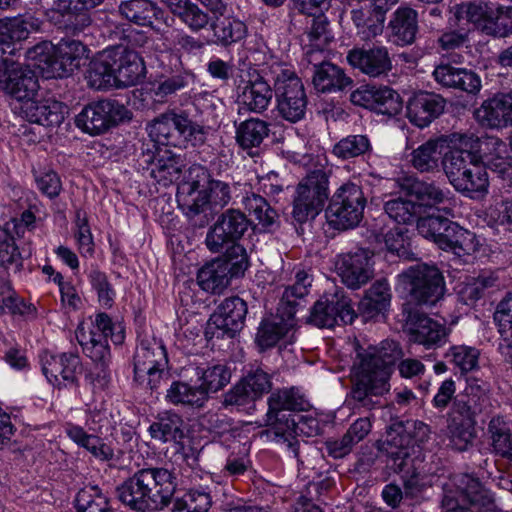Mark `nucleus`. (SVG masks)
Instances as JSON below:
<instances>
[{
  "label": "nucleus",
  "mask_w": 512,
  "mask_h": 512,
  "mask_svg": "<svg viewBox=\"0 0 512 512\" xmlns=\"http://www.w3.org/2000/svg\"><path fill=\"white\" fill-rule=\"evenodd\" d=\"M336 270L347 287L358 289L374 276L373 258L363 249L342 254L337 259Z\"/></svg>",
  "instance_id": "nucleus-20"
},
{
  "label": "nucleus",
  "mask_w": 512,
  "mask_h": 512,
  "mask_svg": "<svg viewBox=\"0 0 512 512\" xmlns=\"http://www.w3.org/2000/svg\"><path fill=\"white\" fill-rule=\"evenodd\" d=\"M434 80L444 88L476 94L481 88L479 76L472 70L440 63L433 71Z\"/></svg>",
  "instance_id": "nucleus-29"
},
{
  "label": "nucleus",
  "mask_w": 512,
  "mask_h": 512,
  "mask_svg": "<svg viewBox=\"0 0 512 512\" xmlns=\"http://www.w3.org/2000/svg\"><path fill=\"white\" fill-rule=\"evenodd\" d=\"M442 139H429L411 152L410 163L421 173L433 172L439 166Z\"/></svg>",
  "instance_id": "nucleus-55"
},
{
  "label": "nucleus",
  "mask_w": 512,
  "mask_h": 512,
  "mask_svg": "<svg viewBox=\"0 0 512 512\" xmlns=\"http://www.w3.org/2000/svg\"><path fill=\"white\" fill-rule=\"evenodd\" d=\"M493 408L488 384L477 378H469L464 391L455 396L451 411L476 420L478 415H490Z\"/></svg>",
  "instance_id": "nucleus-19"
},
{
  "label": "nucleus",
  "mask_w": 512,
  "mask_h": 512,
  "mask_svg": "<svg viewBox=\"0 0 512 512\" xmlns=\"http://www.w3.org/2000/svg\"><path fill=\"white\" fill-rule=\"evenodd\" d=\"M166 399L173 404L202 407L208 400L206 391L184 382H173L167 390Z\"/></svg>",
  "instance_id": "nucleus-57"
},
{
  "label": "nucleus",
  "mask_w": 512,
  "mask_h": 512,
  "mask_svg": "<svg viewBox=\"0 0 512 512\" xmlns=\"http://www.w3.org/2000/svg\"><path fill=\"white\" fill-rule=\"evenodd\" d=\"M480 121L491 128L512 125V92L485 101L477 111Z\"/></svg>",
  "instance_id": "nucleus-35"
},
{
  "label": "nucleus",
  "mask_w": 512,
  "mask_h": 512,
  "mask_svg": "<svg viewBox=\"0 0 512 512\" xmlns=\"http://www.w3.org/2000/svg\"><path fill=\"white\" fill-rule=\"evenodd\" d=\"M441 506L443 512H487L493 501L477 478L457 474L443 484Z\"/></svg>",
  "instance_id": "nucleus-4"
},
{
  "label": "nucleus",
  "mask_w": 512,
  "mask_h": 512,
  "mask_svg": "<svg viewBox=\"0 0 512 512\" xmlns=\"http://www.w3.org/2000/svg\"><path fill=\"white\" fill-rule=\"evenodd\" d=\"M476 420L459 416L450 410L448 414V436L452 446L458 451H465L472 446L476 438Z\"/></svg>",
  "instance_id": "nucleus-47"
},
{
  "label": "nucleus",
  "mask_w": 512,
  "mask_h": 512,
  "mask_svg": "<svg viewBox=\"0 0 512 512\" xmlns=\"http://www.w3.org/2000/svg\"><path fill=\"white\" fill-rule=\"evenodd\" d=\"M295 327L296 320L292 313H289L286 318L276 316L271 320L263 321L257 333L258 345L262 349L269 348L281 339L291 343L294 340Z\"/></svg>",
  "instance_id": "nucleus-36"
},
{
  "label": "nucleus",
  "mask_w": 512,
  "mask_h": 512,
  "mask_svg": "<svg viewBox=\"0 0 512 512\" xmlns=\"http://www.w3.org/2000/svg\"><path fill=\"white\" fill-rule=\"evenodd\" d=\"M443 235L444 237L439 240L438 247L442 250H449L459 257L471 255L478 249L476 235L455 222L449 224V228Z\"/></svg>",
  "instance_id": "nucleus-42"
},
{
  "label": "nucleus",
  "mask_w": 512,
  "mask_h": 512,
  "mask_svg": "<svg viewBox=\"0 0 512 512\" xmlns=\"http://www.w3.org/2000/svg\"><path fill=\"white\" fill-rule=\"evenodd\" d=\"M76 338L83 352L93 362L94 366L85 376L93 390H103L110 381L108 365L110 348L108 339L114 344H122L125 339V329L121 322L113 321L106 313H97L79 324Z\"/></svg>",
  "instance_id": "nucleus-1"
},
{
  "label": "nucleus",
  "mask_w": 512,
  "mask_h": 512,
  "mask_svg": "<svg viewBox=\"0 0 512 512\" xmlns=\"http://www.w3.org/2000/svg\"><path fill=\"white\" fill-rule=\"evenodd\" d=\"M351 18L362 40H369L382 34L384 29V1H363L359 7H353Z\"/></svg>",
  "instance_id": "nucleus-27"
},
{
  "label": "nucleus",
  "mask_w": 512,
  "mask_h": 512,
  "mask_svg": "<svg viewBox=\"0 0 512 512\" xmlns=\"http://www.w3.org/2000/svg\"><path fill=\"white\" fill-rule=\"evenodd\" d=\"M150 139L159 145L182 147L187 143L197 145L205 140V129L185 113L168 111L147 125Z\"/></svg>",
  "instance_id": "nucleus-5"
},
{
  "label": "nucleus",
  "mask_w": 512,
  "mask_h": 512,
  "mask_svg": "<svg viewBox=\"0 0 512 512\" xmlns=\"http://www.w3.org/2000/svg\"><path fill=\"white\" fill-rule=\"evenodd\" d=\"M355 318L350 300L343 291L325 293L312 307L308 322L319 328H332L340 322L351 324Z\"/></svg>",
  "instance_id": "nucleus-16"
},
{
  "label": "nucleus",
  "mask_w": 512,
  "mask_h": 512,
  "mask_svg": "<svg viewBox=\"0 0 512 512\" xmlns=\"http://www.w3.org/2000/svg\"><path fill=\"white\" fill-rule=\"evenodd\" d=\"M269 134L267 122L258 118H250L236 127V142L243 149L259 147Z\"/></svg>",
  "instance_id": "nucleus-56"
},
{
  "label": "nucleus",
  "mask_w": 512,
  "mask_h": 512,
  "mask_svg": "<svg viewBox=\"0 0 512 512\" xmlns=\"http://www.w3.org/2000/svg\"><path fill=\"white\" fill-rule=\"evenodd\" d=\"M497 12L493 13L484 32L494 37H507L512 34V7L496 4Z\"/></svg>",
  "instance_id": "nucleus-63"
},
{
  "label": "nucleus",
  "mask_w": 512,
  "mask_h": 512,
  "mask_svg": "<svg viewBox=\"0 0 512 512\" xmlns=\"http://www.w3.org/2000/svg\"><path fill=\"white\" fill-rule=\"evenodd\" d=\"M185 161L169 149L159 150L150 163V176L157 184L168 187L180 178Z\"/></svg>",
  "instance_id": "nucleus-33"
},
{
  "label": "nucleus",
  "mask_w": 512,
  "mask_h": 512,
  "mask_svg": "<svg viewBox=\"0 0 512 512\" xmlns=\"http://www.w3.org/2000/svg\"><path fill=\"white\" fill-rule=\"evenodd\" d=\"M454 16L458 21L465 20L473 23L484 32V26L488 25L493 13L497 12L496 4L483 0L465 2L454 6Z\"/></svg>",
  "instance_id": "nucleus-50"
},
{
  "label": "nucleus",
  "mask_w": 512,
  "mask_h": 512,
  "mask_svg": "<svg viewBox=\"0 0 512 512\" xmlns=\"http://www.w3.org/2000/svg\"><path fill=\"white\" fill-rule=\"evenodd\" d=\"M174 19L167 15L156 22L152 28L156 33V41L161 42V51H172L177 46L188 49L193 47L194 40L185 34L182 30L172 27Z\"/></svg>",
  "instance_id": "nucleus-51"
},
{
  "label": "nucleus",
  "mask_w": 512,
  "mask_h": 512,
  "mask_svg": "<svg viewBox=\"0 0 512 512\" xmlns=\"http://www.w3.org/2000/svg\"><path fill=\"white\" fill-rule=\"evenodd\" d=\"M487 434L492 451L503 458L512 453V431L509 423L501 415L491 417Z\"/></svg>",
  "instance_id": "nucleus-54"
},
{
  "label": "nucleus",
  "mask_w": 512,
  "mask_h": 512,
  "mask_svg": "<svg viewBox=\"0 0 512 512\" xmlns=\"http://www.w3.org/2000/svg\"><path fill=\"white\" fill-rule=\"evenodd\" d=\"M365 205L361 188L351 182L344 183L334 193L325 211L326 221L337 230L354 228L363 218Z\"/></svg>",
  "instance_id": "nucleus-9"
},
{
  "label": "nucleus",
  "mask_w": 512,
  "mask_h": 512,
  "mask_svg": "<svg viewBox=\"0 0 512 512\" xmlns=\"http://www.w3.org/2000/svg\"><path fill=\"white\" fill-rule=\"evenodd\" d=\"M412 439L402 423H397L386 430V468L395 473H404L406 478L410 458Z\"/></svg>",
  "instance_id": "nucleus-26"
},
{
  "label": "nucleus",
  "mask_w": 512,
  "mask_h": 512,
  "mask_svg": "<svg viewBox=\"0 0 512 512\" xmlns=\"http://www.w3.org/2000/svg\"><path fill=\"white\" fill-rule=\"evenodd\" d=\"M247 314V305L239 297L225 299L211 315L206 334L211 337H233L239 332Z\"/></svg>",
  "instance_id": "nucleus-17"
},
{
  "label": "nucleus",
  "mask_w": 512,
  "mask_h": 512,
  "mask_svg": "<svg viewBox=\"0 0 512 512\" xmlns=\"http://www.w3.org/2000/svg\"><path fill=\"white\" fill-rule=\"evenodd\" d=\"M211 180L208 170L202 165L193 164L189 167L184 180L178 186L176 195L178 205L184 213L195 205L198 193L203 192Z\"/></svg>",
  "instance_id": "nucleus-32"
},
{
  "label": "nucleus",
  "mask_w": 512,
  "mask_h": 512,
  "mask_svg": "<svg viewBox=\"0 0 512 512\" xmlns=\"http://www.w3.org/2000/svg\"><path fill=\"white\" fill-rule=\"evenodd\" d=\"M389 26L391 28L390 40L397 45H408L414 42L417 33V12L410 7L398 8Z\"/></svg>",
  "instance_id": "nucleus-43"
},
{
  "label": "nucleus",
  "mask_w": 512,
  "mask_h": 512,
  "mask_svg": "<svg viewBox=\"0 0 512 512\" xmlns=\"http://www.w3.org/2000/svg\"><path fill=\"white\" fill-rule=\"evenodd\" d=\"M404 277L410 287V296L418 305H434L444 295V278L436 267L425 264L410 267Z\"/></svg>",
  "instance_id": "nucleus-13"
},
{
  "label": "nucleus",
  "mask_w": 512,
  "mask_h": 512,
  "mask_svg": "<svg viewBox=\"0 0 512 512\" xmlns=\"http://www.w3.org/2000/svg\"><path fill=\"white\" fill-rule=\"evenodd\" d=\"M477 154L485 168L504 177L512 168V160L505 142L493 136L477 137Z\"/></svg>",
  "instance_id": "nucleus-28"
},
{
  "label": "nucleus",
  "mask_w": 512,
  "mask_h": 512,
  "mask_svg": "<svg viewBox=\"0 0 512 512\" xmlns=\"http://www.w3.org/2000/svg\"><path fill=\"white\" fill-rule=\"evenodd\" d=\"M499 334V350L502 354L512 351V291L498 303L493 315Z\"/></svg>",
  "instance_id": "nucleus-52"
},
{
  "label": "nucleus",
  "mask_w": 512,
  "mask_h": 512,
  "mask_svg": "<svg viewBox=\"0 0 512 512\" xmlns=\"http://www.w3.org/2000/svg\"><path fill=\"white\" fill-rule=\"evenodd\" d=\"M303 409V400L298 397L293 389L273 392L268 399V411L265 424L270 426L268 435H275V424L285 415L295 414Z\"/></svg>",
  "instance_id": "nucleus-34"
},
{
  "label": "nucleus",
  "mask_w": 512,
  "mask_h": 512,
  "mask_svg": "<svg viewBox=\"0 0 512 512\" xmlns=\"http://www.w3.org/2000/svg\"><path fill=\"white\" fill-rule=\"evenodd\" d=\"M196 375L201 382L200 389H204L207 396L209 392H217L223 389L231 379L230 370L222 364L197 368Z\"/></svg>",
  "instance_id": "nucleus-58"
},
{
  "label": "nucleus",
  "mask_w": 512,
  "mask_h": 512,
  "mask_svg": "<svg viewBox=\"0 0 512 512\" xmlns=\"http://www.w3.org/2000/svg\"><path fill=\"white\" fill-rule=\"evenodd\" d=\"M402 331L410 343L421 345L425 349H437L444 346L451 329L444 323L419 311L411 303L402 305Z\"/></svg>",
  "instance_id": "nucleus-8"
},
{
  "label": "nucleus",
  "mask_w": 512,
  "mask_h": 512,
  "mask_svg": "<svg viewBox=\"0 0 512 512\" xmlns=\"http://www.w3.org/2000/svg\"><path fill=\"white\" fill-rule=\"evenodd\" d=\"M120 14L139 26L152 27L163 18L164 11L150 0H128L119 5Z\"/></svg>",
  "instance_id": "nucleus-41"
},
{
  "label": "nucleus",
  "mask_w": 512,
  "mask_h": 512,
  "mask_svg": "<svg viewBox=\"0 0 512 512\" xmlns=\"http://www.w3.org/2000/svg\"><path fill=\"white\" fill-rule=\"evenodd\" d=\"M250 225L249 220L239 210L230 209L223 213L210 228L206 236V246L212 253L221 252L228 244H236Z\"/></svg>",
  "instance_id": "nucleus-18"
},
{
  "label": "nucleus",
  "mask_w": 512,
  "mask_h": 512,
  "mask_svg": "<svg viewBox=\"0 0 512 512\" xmlns=\"http://www.w3.org/2000/svg\"><path fill=\"white\" fill-rule=\"evenodd\" d=\"M40 20L32 14L19 15L13 18L0 20V46L5 53L6 49L28 38L29 34L40 28Z\"/></svg>",
  "instance_id": "nucleus-31"
},
{
  "label": "nucleus",
  "mask_w": 512,
  "mask_h": 512,
  "mask_svg": "<svg viewBox=\"0 0 512 512\" xmlns=\"http://www.w3.org/2000/svg\"><path fill=\"white\" fill-rule=\"evenodd\" d=\"M167 363L166 349L160 341H141L134 356L135 380L140 383L147 380L151 389L158 387Z\"/></svg>",
  "instance_id": "nucleus-15"
},
{
  "label": "nucleus",
  "mask_w": 512,
  "mask_h": 512,
  "mask_svg": "<svg viewBox=\"0 0 512 512\" xmlns=\"http://www.w3.org/2000/svg\"><path fill=\"white\" fill-rule=\"evenodd\" d=\"M230 280L227 266L218 259L206 263L197 273V283L201 289L214 294L222 293Z\"/></svg>",
  "instance_id": "nucleus-49"
},
{
  "label": "nucleus",
  "mask_w": 512,
  "mask_h": 512,
  "mask_svg": "<svg viewBox=\"0 0 512 512\" xmlns=\"http://www.w3.org/2000/svg\"><path fill=\"white\" fill-rule=\"evenodd\" d=\"M22 266V258L15 241L10 236L0 240V278L16 273Z\"/></svg>",
  "instance_id": "nucleus-60"
},
{
  "label": "nucleus",
  "mask_w": 512,
  "mask_h": 512,
  "mask_svg": "<svg viewBox=\"0 0 512 512\" xmlns=\"http://www.w3.org/2000/svg\"><path fill=\"white\" fill-rule=\"evenodd\" d=\"M351 102L366 109L383 113L384 90L375 86H364L350 96Z\"/></svg>",
  "instance_id": "nucleus-61"
},
{
  "label": "nucleus",
  "mask_w": 512,
  "mask_h": 512,
  "mask_svg": "<svg viewBox=\"0 0 512 512\" xmlns=\"http://www.w3.org/2000/svg\"><path fill=\"white\" fill-rule=\"evenodd\" d=\"M176 484L164 468L142 469L117 489L119 500L135 511L162 509L170 503Z\"/></svg>",
  "instance_id": "nucleus-3"
},
{
  "label": "nucleus",
  "mask_w": 512,
  "mask_h": 512,
  "mask_svg": "<svg viewBox=\"0 0 512 512\" xmlns=\"http://www.w3.org/2000/svg\"><path fill=\"white\" fill-rule=\"evenodd\" d=\"M227 8L214 15L211 28L215 43L228 46L243 40L247 35V26L239 18L226 13Z\"/></svg>",
  "instance_id": "nucleus-37"
},
{
  "label": "nucleus",
  "mask_w": 512,
  "mask_h": 512,
  "mask_svg": "<svg viewBox=\"0 0 512 512\" xmlns=\"http://www.w3.org/2000/svg\"><path fill=\"white\" fill-rule=\"evenodd\" d=\"M108 49L94 57L85 72V80L90 88L106 90L114 87L113 69Z\"/></svg>",
  "instance_id": "nucleus-48"
},
{
  "label": "nucleus",
  "mask_w": 512,
  "mask_h": 512,
  "mask_svg": "<svg viewBox=\"0 0 512 512\" xmlns=\"http://www.w3.org/2000/svg\"><path fill=\"white\" fill-rule=\"evenodd\" d=\"M217 259L227 266L231 278L244 275L249 266L247 252L240 244H232L224 255Z\"/></svg>",
  "instance_id": "nucleus-62"
},
{
  "label": "nucleus",
  "mask_w": 512,
  "mask_h": 512,
  "mask_svg": "<svg viewBox=\"0 0 512 512\" xmlns=\"http://www.w3.org/2000/svg\"><path fill=\"white\" fill-rule=\"evenodd\" d=\"M68 108L65 104L52 98L36 100L35 97L20 104L19 114L30 123L44 127L59 126L65 119Z\"/></svg>",
  "instance_id": "nucleus-25"
},
{
  "label": "nucleus",
  "mask_w": 512,
  "mask_h": 512,
  "mask_svg": "<svg viewBox=\"0 0 512 512\" xmlns=\"http://www.w3.org/2000/svg\"><path fill=\"white\" fill-rule=\"evenodd\" d=\"M319 431L317 419L312 416L303 415L298 412L290 414V417L283 416L275 424V435L272 440L276 443L285 444L287 449L298 457V435L313 436Z\"/></svg>",
  "instance_id": "nucleus-21"
},
{
  "label": "nucleus",
  "mask_w": 512,
  "mask_h": 512,
  "mask_svg": "<svg viewBox=\"0 0 512 512\" xmlns=\"http://www.w3.org/2000/svg\"><path fill=\"white\" fill-rule=\"evenodd\" d=\"M397 368L399 375L405 379L421 377L426 371L425 365L416 358H404L401 345L395 341H386V380L391 373V367Z\"/></svg>",
  "instance_id": "nucleus-38"
},
{
  "label": "nucleus",
  "mask_w": 512,
  "mask_h": 512,
  "mask_svg": "<svg viewBox=\"0 0 512 512\" xmlns=\"http://www.w3.org/2000/svg\"><path fill=\"white\" fill-rule=\"evenodd\" d=\"M347 60L362 73L377 77L384 72V50L382 47L356 48L349 51Z\"/></svg>",
  "instance_id": "nucleus-45"
},
{
  "label": "nucleus",
  "mask_w": 512,
  "mask_h": 512,
  "mask_svg": "<svg viewBox=\"0 0 512 512\" xmlns=\"http://www.w3.org/2000/svg\"><path fill=\"white\" fill-rule=\"evenodd\" d=\"M328 178L318 170L308 174L297 186L292 216L298 223L314 219L322 211L329 196Z\"/></svg>",
  "instance_id": "nucleus-10"
},
{
  "label": "nucleus",
  "mask_w": 512,
  "mask_h": 512,
  "mask_svg": "<svg viewBox=\"0 0 512 512\" xmlns=\"http://www.w3.org/2000/svg\"><path fill=\"white\" fill-rule=\"evenodd\" d=\"M113 69L114 87L136 85L145 75V65L140 55L124 48L108 49Z\"/></svg>",
  "instance_id": "nucleus-23"
},
{
  "label": "nucleus",
  "mask_w": 512,
  "mask_h": 512,
  "mask_svg": "<svg viewBox=\"0 0 512 512\" xmlns=\"http://www.w3.org/2000/svg\"><path fill=\"white\" fill-rule=\"evenodd\" d=\"M59 78L70 75L80 66V61L88 57L89 49L82 42L74 39H63L56 46Z\"/></svg>",
  "instance_id": "nucleus-44"
},
{
  "label": "nucleus",
  "mask_w": 512,
  "mask_h": 512,
  "mask_svg": "<svg viewBox=\"0 0 512 512\" xmlns=\"http://www.w3.org/2000/svg\"><path fill=\"white\" fill-rule=\"evenodd\" d=\"M0 89L24 104L37 95L39 83L30 67L5 58L0 62Z\"/></svg>",
  "instance_id": "nucleus-14"
},
{
  "label": "nucleus",
  "mask_w": 512,
  "mask_h": 512,
  "mask_svg": "<svg viewBox=\"0 0 512 512\" xmlns=\"http://www.w3.org/2000/svg\"><path fill=\"white\" fill-rule=\"evenodd\" d=\"M450 141L455 145L442 157V168L449 183L463 194L482 193L489 186L488 174L477 154L474 134L453 133Z\"/></svg>",
  "instance_id": "nucleus-2"
},
{
  "label": "nucleus",
  "mask_w": 512,
  "mask_h": 512,
  "mask_svg": "<svg viewBox=\"0 0 512 512\" xmlns=\"http://www.w3.org/2000/svg\"><path fill=\"white\" fill-rule=\"evenodd\" d=\"M29 66L38 70L44 78H59L56 48L50 42H41L26 53Z\"/></svg>",
  "instance_id": "nucleus-46"
},
{
  "label": "nucleus",
  "mask_w": 512,
  "mask_h": 512,
  "mask_svg": "<svg viewBox=\"0 0 512 512\" xmlns=\"http://www.w3.org/2000/svg\"><path fill=\"white\" fill-rule=\"evenodd\" d=\"M131 118L129 110L116 100L104 99L86 105L76 116V126L90 135H99Z\"/></svg>",
  "instance_id": "nucleus-12"
},
{
  "label": "nucleus",
  "mask_w": 512,
  "mask_h": 512,
  "mask_svg": "<svg viewBox=\"0 0 512 512\" xmlns=\"http://www.w3.org/2000/svg\"><path fill=\"white\" fill-rule=\"evenodd\" d=\"M107 422L105 411L100 409L89 410L86 414L85 427L68 422L64 430L68 438L77 446L87 450L94 458L100 461H109L114 457V449L110 443L100 436L101 429Z\"/></svg>",
  "instance_id": "nucleus-11"
},
{
  "label": "nucleus",
  "mask_w": 512,
  "mask_h": 512,
  "mask_svg": "<svg viewBox=\"0 0 512 512\" xmlns=\"http://www.w3.org/2000/svg\"><path fill=\"white\" fill-rule=\"evenodd\" d=\"M352 397L368 405L370 397L382 395L384 389V359L375 347L357 349L351 367Z\"/></svg>",
  "instance_id": "nucleus-6"
},
{
  "label": "nucleus",
  "mask_w": 512,
  "mask_h": 512,
  "mask_svg": "<svg viewBox=\"0 0 512 512\" xmlns=\"http://www.w3.org/2000/svg\"><path fill=\"white\" fill-rule=\"evenodd\" d=\"M446 100L434 93H420L407 105V116L411 123L424 128L444 111Z\"/></svg>",
  "instance_id": "nucleus-30"
},
{
  "label": "nucleus",
  "mask_w": 512,
  "mask_h": 512,
  "mask_svg": "<svg viewBox=\"0 0 512 512\" xmlns=\"http://www.w3.org/2000/svg\"><path fill=\"white\" fill-rule=\"evenodd\" d=\"M231 200V190L227 183L220 180H211L203 192L198 193L195 205L186 213L195 216L207 210L221 209Z\"/></svg>",
  "instance_id": "nucleus-39"
},
{
  "label": "nucleus",
  "mask_w": 512,
  "mask_h": 512,
  "mask_svg": "<svg viewBox=\"0 0 512 512\" xmlns=\"http://www.w3.org/2000/svg\"><path fill=\"white\" fill-rule=\"evenodd\" d=\"M371 149L366 135H349L342 138L333 147V154L343 160L359 157Z\"/></svg>",
  "instance_id": "nucleus-59"
},
{
  "label": "nucleus",
  "mask_w": 512,
  "mask_h": 512,
  "mask_svg": "<svg viewBox=\"0 0 512 512\" xmlns=\"http://www.w3.org/2000/svg\"><path fill=\"white\" fill-rule=\"evenodd\" d=\"M313 84L322 93L342 90L351 84V79L336 65L325 62L315 66Z\"/></svg>",
  "instance_id": "nucleus-53"
},
{
  "label": "nucleus",
  "mask_w": 512,
  "mask_h": 512,
  "mask_svg": "<svg viewBox=\"0 0 512 512\" xmlns=\"http://www.w3.org/2000/svg\"><path fill=\"white\" fill-rule=\"evenodd\" d=\"M272 95L270 85L262 77H257L242 88L238 96L239 107L249 112L261 113L270 105Z\"/></svg>",
  "instance_id": "nucleus-40"
},
{
  "label": "nucleus",
  "mask_w": 512,
  "mask_h": 512,
  "mask_svg": "<svg viewBox=\"0 0 512 512\" xmlns=\"http://www.w3.org/2000/svg\"><path fill=\"white\" fill-rule=\"evenodd\" d=\"M274 91L279 114L290 122H298L304 118L307 107V96L302 80L295 69L288 64L273 65Z\"/></svg>",
  "instance_id": "nucleus-7"
},
{
  "label": "nucleus",
  "mask_w": 512,
  "mask_h": 512,
  "mask_svg": "<svg viewBox=\"0 0 512 512\" xmlns=\"http://www.w3.org/2000/svg\"><path fill=\"white\" fill-rule=\"evenodd\" d=\"M41 365L49 383L58 387L74 384L82 372L79 356L72 353L55 355L45 352L41 355Z\"/></svg>",
  "instance_id": "nucleus-22"
},
{
  "label": "nucleus",
  "mask_w": 512,
  "mask_h": 512,
  "mask_svg": "<svg viewBox=\"0 0 512 512\" xmlns=\"http://www.w3.org/2000/svg\"><path fill=\"white\" fill-rule=\"evenodd\" d=\"M451 222L448 218L442 216H419L417 230L423 237L433 240L439 246V240L444 237L443 234L446 233Z\"/></svg>",
  "instance_id": "nucleus-64"
},
{
  "label": "nucleus",
  "mask_w": 512,
  "mask_h": 512,
  "mask_svg": "<svg viewBox=\"0 0 512 512\" xmlns=\"http://www.w3.org/2000/svg\"><path fill=\"white\" fill-rule=\"evenodd\" d=\"M392 181L407 195L414 197L421 214L423 209L437 207L448 199L449 192L435 182L421 181L411 175H403Z\"/></svg>",
  "instance_id": "nucleus-24"
}]
</instances>
